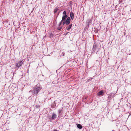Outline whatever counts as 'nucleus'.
I'll return each instance as SVG.
<instances>
[{"instance_id": "39448f33", "label": "nucleus", "mask_w": 131, "mask_h": 131, "mask_svg": "<svg viewBox=\"0 0 131 131\" xmlns=\"http://www.w3.org/2000/svg\"><path fill=\"white\" fill-rule=\"evenodd\" d=\"M72 24H70L69 25L67 26L66 28V30H68L70 29L71 27Z\"/></svg>"}, {"instance_id": "6ab92c4d", "label": "nucleus", "mask_w": 131, "mask_h": 131, "mask_svg": "<svg viewBox=\"0 0 131 131\" xmlns=\"http://www.w3.org/2000/svg\"><path fill=\"white\" fill-rule=\"evenodd\" d=\"M69 33V32H67L66 33L64 34V35L65 36H66L67 34Z\"/></svg>"}, {"instance_id": "0eeeda50", "label": "nucleus", "mask_w": 131, "mask_h": 131, "mask_svg": "<svg viewBox=\"0 0 131 131\" xmlns=\"http://www.w3.org/2000/svg\"><path fill=\"white\" fill-rule=\"evenodd\" d=\"M104 92L102 90H101L99 92L97 93V95L98 96H101L102 94H103Z\"/></svg>"}, {"instance_id": "4be33fe9", "label": "nucleus", "mask_w": 131, "mask_h": 131, "mask_svg": "<svg viewBox=\"0 0 131 131\" xmlns=\"http://www.w3.org/2000/svg\"><path fill=\"white\" fill-rule=\"evenodd\" d=\"M59 13L58 14V15H59Z\"/></svg>"}, {"instance_id": "412c9836", "label": "nucleus", "mask_w": 131, "mask_h": 131, "mask_svg": "<svg viewBox=\"0 0 131 131\" xmlns=\"http://www.w3.org/2000/svg\"><path fill=\"white\" fill-rule=\"evenodd\" d=\"M119 2H120L121 3H122V0H119Z\"/></svg>"}, {"instance_id": "7ed1b4c3", "label": "nucleus", "mask_w": 131, "mask_h": 131, "mask_svg": "<svg viewBox=\"0 0 131 131\" xmlns=\"http://www.w3.org/2000/svg\"><path fill=\"white\" fill-rule=\"evenodd\" d=\"M24 60H22L21 61H19L17 63H16V67L15 68L16 69H18V68L20 67L22 64H23L24 62Z\"/></svg>"}, {"instance_id": "a211bd4d", "label": "nucleus", "mask_w": 131, "mask_h": 131, "mask_svg": "<svg viewBox=\"0 0 131 131\" xmlns=\"http://www.w3.org/2000/svg\"><path fill=\"white\" fill-rule=\"evenodd\" d=\"M50 38H51V37H52L53 36V35L51 33H50Z\"/></svg>"}, {"instance_id": "dca6fc26", "label": "nucleus", "mask_w": 131, "mask_h": 131, "mask_svg": "<svg viewBox=\"0 0 131 131\" xmlns=\"http://www.w3.org/2000/svg\"><path fill=\"white\" fill-rule=\"evenodd\" d=\"M63 21H62V20H61V21L59 23L58 25V26H60L62 24V23Z\"/></svg>"}, {"instance_id": "9d476101", "label": "nucleus", "mask_w": 131, "mask_h": 131, "mask_svg": "<svg viewBox=\"0 0 131 131\" xmlns=\"http://www.w3.org/2000/svg\"><path fill=\"white\" fill-rule=\"evenodd\" d=\"M77 127L78 128L80 129H82L83 127L80 124H78L77 125Z\"/></svg>"}, {"instance_id": "1a4fd4ad", "label": "nucleus", "mask_w": 131, "mask_h": 131, "mask_svg": "<svg viewBox=\"0 0 131 131\" xmlns=\"http://www.w3.org/2000/svg\"><path fill=\"white\" fill-rule=\"evenodd\" d=\"M56 103L55 101H54L52 103L51 107L52 108H54L56 107Z\"/></svg>"}, {"instance_id": "ddd939ff", "label": "nucleus", "mask_w": 131, "mask_h": 131, "mask_svg": "<svg viewBox=\"0 0 131 131\" xmlns=\"http://www.w3.org/2000/svg\"><path fill=\"white\" fill-rule=\"evenodd\" d=\"M111 96L110 95H109L108 96L107 99L108 102H110V101L111 100Z\"/></svg>"}, {"instance_id": "2eb2a0df", "label": "nucleus", "mask_w": 131, "mask_h": 131, "mask_svg": "<svg viewBox=\"0 0 131 131\" xmlns=\"http://www.w3.org/2000/svg\"><path fill=\"white\" fill-rule=\"evenodd\" d=\"M62 26H61V27H59V28H57V29L58 30H61V29H62Z\"/></svg>"}, {"instance_id": "4468645a", "label": "nucleus", "mask_w": 131, "mask_h": 131, "mask_svg": "<svg viewBox=\"0 0 131 131\" xmlns=\"http://www.w3.org/2000/svg\"><path fill=\"white\" fill-rule=\"evenodd\" d=\"M62 110L59 109L58 110L59 114V115H60L62 113Z\"/></svg>"}, {"instance_id": "aec40b11", "label": "nucleus", "mask_w": 131, "mask_h": 131, "mask_svg": "<svg viewBox=\"0 0 131 131\" xmlns=\"http://www.w3.org/2000/svg\"><path fill=\"white\" fill-rule=\"evenodd\" d=\"M91 79H92L91 78H90L89 79H88V80H91Z\"/></svg>"}, {"instance_id": "9b49d317", "label": "nucleus", "mask_w": 131, "mask_h": 131, "mask_svg": "<svg viewBox=\"0 0 131 131\" xmlns=\"http://www.w3.org/2000/svg\"><path fill=\"white\" fill-rule=\"evenodd\" d=\"M58 10V8L57 7H55L54 10V13H56Z\"/></svg>"}, {"instance_id": "f257e3e1", "label": "nucleus", "mask_w": 131, "mask_h": 131, "mask_svg": "<svg viewBox=\"0 0 131 131\" xmlns=\"http://www.w3.org/2000/svg\"><path fill=\"white\" fill-rule=\"evenodd\" d=\"M62 24H65L66 25H68L70 23L71 19L70 17H68V16L67 14V13L66 11H64L63 13V16L62 18Z\"/></svg>"}, {"instance_id": "6e6552de", "label": "nucleus", "mask_w": 131, "mask_h": 131, "mask_svg": "<svg viewBox=\"0 0 131 131\" xmlns=\"http://www.w3.org/2000/svg\"><path fill=\"white\" fill-rule=\"evenodd\" d=\"M57 116L56 114L53 113L52 114V116L51 119L52 120L56 118Z\"/></svg>"}, {"instance_id": "f8f14e48", "label": "nucleus", "mask_w": 131, "mask_h": 131, "mask_svg": "<svg viewBox=\"0 0 131 131\" xmlns=\"http://www.w3.org/2000/svg\"><path fill=\"white\" fill-rule=\"evenodd\" d=\"M91 20L90 19H89L87 21V23L88 25H89L91 23Z\"/></svg>"}, {"instance_id": "f03ea898", "label": "nucleus", "mask_w": 131, "mask_h": 131, "mask_svg": "<svg viewBox=\"0 0 131 131\" xmlns=\"http://www.w3.org/2000/svg\"><path fill=\"white\" fill-rule=\"evenodd\" d=\"M41 89V88L36 86L33 88L32 90H30L29 92L31 93V94L34 95H37L38 93Z\"/></svg>"}, {"instance_id": "423d86ee", "label": "nucleus", "mask_w": 131, "mask_h": 131, "mask_svg": "<svg viewBox=\"0 0 131 131\" xmlns=\"http://www.w3.org/2000/svg\"><path fill=\"white\" fill-rule=\"evenodd\" d=\"M70 16L71 19L73 20L74 19V13L72 12L70 13Z\"/></svg>"}, {"instance_id": "f3484780", "label": "nucleus", "mask_w": 131, "mask_h": 131, "mask_svg": "<svg viewBox=\"0 0 131 131\" xmlns=\"http://www.w3.org/2000/svg\"><path fill=\"white\" fill-rule=\"evenodd\" d=\"M40 107V105H36V108H39V107Z\"/></svg>"}, {"instance_id": "20e7f679", "label": "nucleus", "mask_w": 131, "mask_h": 131, "mask_svg": "<svg viewBox=\"0 0 131 131\" xmlns=\"http://www.w3.org/2000/svg\"><path fill=\"white\" fill-rule=\"evenodd\" d=\"M98 45L95 43H94L93 45V48L92 49L93 52H94L95 50L98 49Z\"/></svg>"}]
</instances>
